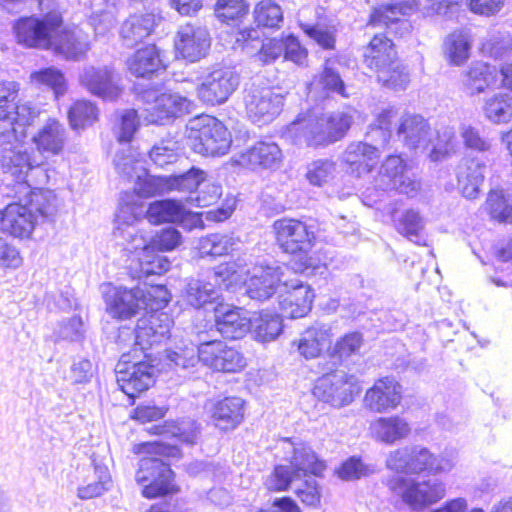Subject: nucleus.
Segmentation results:
<instances>
[{"mask_svg":"<svg viewBox=\"0 0 512 512\" xmlns=\"http://www.w3.org/2000/svg\"><path fill=\"white\" fill-rule=\"evenodd\" d=\"M230 248V239L220 234H211L200 238L197 246L200 258L222 256L227 254Z\"/></svg>","mask_w":512,"mask_h":512,"instance_id":"obj_61","label":"nucleus"},{"mask_svg":"<svg viewBox=\"0 0 512 512\" xmlns=\"http://www.w3.org/2000/svg\"><path fill=\"white\" fill-rule=\"evenodd\" d=\"M211 47L209 32L202 27L187 23L181 26L173 40V53L176 60L195 63L205 58Z\"/></svg>","mask_w":512,"mask_h":512,"instance_id":"obj_14","label":"nucleus"},{"mask_svg":"<svg viewBox=\"0 0 512 512\" xmlns=\"http://www.w3.org/2000/svg\"><path fill=\"white\" fill-rule=\"evenodd\" d=\"M275 238L280 248L286 252L295 254L307 253L316 241V226H273Z\"/></svg>","mask_w":512,"mask_h":512,"instance_id":"obj_27","label":"nucleus"},{"mask_svg":"<svg viewBox=\"0 0 512 512\" xmlns=\"http://www.w3.org/2000/svg\"><path fill=\"white\" fill-rule=\"evenodd\" d=\"M331 344L330 329L325 325L316 324L301 334L297 349L306 359L318 357Z\"/></svg>","mask_w":512,"mask_h":512,"instance_id":"obj_40","label":"nucleus"},{"mask_svg":"<svg viewBox=\"0 0 512 512\" xmlns=\"http://www.w3.org/2000/svg\"><path fill=\"white\" fill-rule=\"evenodd\" d=\"M164 360L176 371H190L202 363L194 342L184 338L178 339L177 336H173L170 345L165 349Z\"/></svg>","mask_w":512,"mask_h":512,"instance_id":"obj_30","label":"nucleus"},{"mask_svg":"<svg viewBox=\"0 0 512 512\" xmlns=\"http://www.w3.org/2000/svg\"><path fill=\"white\" fill-rule=\"evenodd\" d=\"M388 469L397 473L437 475L450 471L453 462L442 456L433 454L428 448L421 445L406 446L396 449L386 459Z\"/></svg>","mask_w":512,"mask_h":512,"instance_id":"obj_7","label":"nucleus"},{"mask_svg":"<svg viewBox=\"0 0 512 512\" xmlns=\"http://www.w3.org/2000/svg\"><path fill=\"white\" fill-rule=\"evenodd\" d=\"M363 335L358 331L346 333L335 343L332 356L343 360L359 352L363 345Z\"/></svg>","mask_w":512,"mask_h":512,"instance_id":"obj_63","label":"nucleus"},{"mask_svg":"<svg viewBox=\"0 0 512 512\" xmlns=\"http://www.w3.org/2000/svg\"><path fill=\"white\" fill-rule=\"evenodd\" d=\"M80 81L91 94L103 100H116L123 92V87L116 82L108 67H89L81 75Z\"/></svg>","mask_w":512,"mask_h":512,"instance_id":"obj_24","label":"nucleus"},{"mask_svg":"<svg viewBox=\"0 0 512 512\" xmlns=\"http://www.w3.org/2000/svg\"><path fill=\"white\" fill-rule=\"evenodd\" d=\"M429 129L428 122L417 114H406L402 117L397 134L404 136L405 140H417Z\"/></svg>","mask_w":512,"mask_h":512,"instance_id":"obj_62","label":"nucleus"},{"mask_svg":"<svg viewBox=\"0 0 512 512\" xmlns=\"http://www.w3.org/2000/svg\"><path fill=\"white\" fill-rule=\"evenodd\" d=\"M282 106L283 97L266 88L251 96L247 110L256 121L268 122L281 112Z\"/></svg>","mask_w":512,"mask_h":512,"instance_id":"obj_35","label":"nucleus"},{"mask_svg":"<svg viewBox=\"0 0 512 512\" xmlns=\"http://www.w3.org/2000/svg\"><path fill=\"white\" fill-rule=\"evenodd\" d=\"M156 249L147 244L140 259V272L145 278L151 275H162L170 269V261L166 256L160 255Z\"/></svg>","mask_w":512,"mask_h":512,"instance_id":"obj_55","label":"nucleus"},{"mask_svg":"<svg viewBox=\"0 0 512 512\" xmlns=\"http://www.w3.org/2000/svg\"><path fill=\"white\" fill-rule=\"evenodd\" d=\"M497 81V67L491 63L476 60L463 72L462 85L470 95H477L495 88Z\"/></svg>","mask_w":512,"mask_h":512,"instance_id":"obj_26","label":"nucleus"},{"mask_svg":"<svg viewBox=\"0 0 512 512\" xmlns=\"http://www.w3.org/2000/svg\"><path fill=\"white\" fill-rule=\"evenodd\" d=\"M277 457L285 464H277L267 476L264 484L269 491H288L292 484L306 477L322 476L326 464L319 459L312 448L302 440L284 438L279 442Z\"/></svg>","mask_w":512,"mask_h":512,"instance_id":"obj_2","label":"nucleus"},{"mask_svg":"<svg viewBox=\"0 0 512 512\" xmlns=\"http://www.w3.org/2000/svg\"><path fill=\"white\" fill-rule=\"evenodd\" d=\"M381 151L377 146L359 141L351 144L346 152V165L352 175L362 177L377 167Z\"/></svg>","mask_w":512,"mask_h":512,"instance_id":"obj_28","label":"nucleus"},{"mask_svg":"<svg viewBox=\"0 0 512 512\" xmlns=\"http://www.w3.org/2000/svg\"><path fill=\"white\" fill-rule=\"evenodd\" d=\"M373 430L380 441L393 444L406 438L411 432V427L404 418L390 416L377 419L373 424Z\"/></svg>","mask_w":512,"mask_h":512,"instance_id":"obj_46","label":"nucleus"},{"mask_svg":"<svg viewBox=\"0 0 512 512\" xmlns=\"http://www.w3.org/2000/svg\"><path fill=\"white\" fill-rule=\"evenodd\" d=\"M484 113L495 123L506 121L512 114V97L506 94H495L484 105Z\"/></svg>","mask_w":512,"mask_h":512,"instance_id":"obj_60","label":"nucleus"},{"mask_svg":"<svg viewBox=\"0 0 512 512\" xmlns=\"http://www.w3.org/2000/svg\"><path fill=\"white\" fill-rule=\"evenodd\" d=\"M238 164L250 170L275 171L282 166L283 154L274 142L258 141L242 152Z\"/></svg>","mask_w":512,"mask_h":512,"instance_id":"obj_21","label":"nucleus"},{"mask_svg":"<svg viewBox=\"0 0 512 512\" xmlns=\"http://www.w3.org/2000/svg\"><path fill=\"white\" fill-rule=\"evenodd\" d=\"M176 227L177 226H166L163 228L151 238L148 243L149 247L159 252L171 251L177 248L182 242V235Z\"/></svg>","mask_w":512,"mask_h":512,"instance_id":"obj_64","label":"nucleus"},{"mask_svg":"<svg viewBox=\"0 0 512 512\" xmlns=\"http://www.w3.org/2000/svg\"><path fill=\"white\" fill-rule=\"evenodd\" d=\"M136 453L152 455L139 461L136 481L142 485V495L147 499L165 497L178 492L174 482L175 474L168 462L159 456L178 457L180 449L175 444L163 441L143 442L137 446Z\"/></svg>","mask_w":512,"mask_h":512,"instance_id":"obj_3","label":"nucleus"},{"mask_svg":"<svg viewBox=\"0 0 512 512\" xmlns=\"http://www.w3.org/2000/svg\"><path fill=\"white\" fill-rule=\"evenodd\" d=\"M398 55L397 46L393 39L389 38L386 33H376L364 46L362 61L372 73Z\"/></svg>","mask_w":512,"mask_h":512,"instance_id":"obj_31","label":"nucleus"},{"mask_svg":"<svg viewBox=\"0 0 512 512\" xmlns=\"http://www.w3.org/2000/svg\"><path fill=\"white\" fill-rule=\"evenodd\" d=\"M375 472L373 465L365 464L361 457L350 456L336 470L337 476L344 481H355Z\"/></svg>","mask_w":512,"mask_h":512,"instance_id":"obj_58","label":"nucleus"},{"mask_svg":"<svg viewBox=\"0 0 512 512\" xmlns=\"http://www.w3.org/2000/svg\"><path fill=\"white\" fill-rule=\"evenodd\" d=\"M54 342L81 343L86 337V327L81 316L74 315L59 321L53 331Z\"/></svg>","mask_w":512,"mask_h":512,"instance_id":"obj_51","label":"nucleus"},{"mask_svg":"<svg viewBox=\"0 0 512 512\" xmlns=\"http://www.w3.org/2000/svg\"><path fill=\"white\" fill-rule=\"evenodd\" d=\"M100 110L97 104L88 99H77L67 110V118L71 129L84 130L98 122Z\"/></svg>","mask_w":512,"mask_h":512,"instance_id":"obj_44","label":"nucleus"},{"mask_svg":"<svg viewBox=\"0 0 512 512\" xmlns=\"http://www.w3.org/2000/svg\"><path fill=\"white\" fill-rule=\"evenodd\" d=\"M30 81L36 86H44L53 91L56 97L67 91L64 73L55 67H44L30 73Z\"/></svg>","mask_w":512,"mask_h":512,"instance_id":"obj_52","label":"nucleus"},{"mask_svg":"<svg viewBox=\"0 0 512 512\" xmlns=\"http://www.w3.org/2000/svg\"><path fill=\"white\" fill-rule=\"evenodd\" d=\"M202 364L217 372L236 373L246 366L243 354L234 347L221 341L213 353L202 361Z\"/></svg>","mask_w":512,"mask_h":512,"instance_id":"obj_38","label":"nucleus"},{"mask_svg":"<svg viewBox=\"0 0 512 512\" xmlns=\"http://www.w3.org/2000/svg\"><path fill=\"white\" fill-rule=\"evenodd\" d=\"M359 392L356 378L341 370L326 373L317 380L313 388L316 398L335 408L349 405Z\"/></svg>","mask_w":512,"mask_h":512,"instance_id":"obj_9","label":"nucleus"},{"mask_svg":"<svg viewBox=\"0 0 512 512\" xmlns=\"http://www.w3.org/2000/svg\"><path fill=\"white\" fill-rule=\"evenodd\" d=\"M245 401L239 397H225L211 408V419L221 431L234 430L244 418Z\"/></svg>","mask_w":512,"mask_h":512,"instance_id":"obj_32","label":"nucleus"},{"mask_svg":"<svg viewBox=\"0 0 512 512\" xmlns=\"http://www.w3.org/2000/svg\"><path fill=\"white\" fill-rule=\"evenodd\" d=\"M155 27L154 15L148 13L133 14L121 25L120 37L126 46L133 47L152 35Z\"/></svg>","mask_w":512,"mask_h":512,"instance_id":"obj_37","label":"nucleus"},{"mask_svg":"<svg viewBox=\"0 0 512 512\" xmlns=\"http://www.w3.org/2000/svg\"><path fill=\"white\" fill-rule=\"evenodd\" d=\"M126 67L136 78L151 79L167 71V52L155 43L145 44L128 57Z\"/></svg>","mask_w":512,"mask_h":512,"instance_id":"obj_16","label":"nucleus"},{"mask_svg":"<svg viewBox=\"0 0 512 512\" xmlns=\"http://www.w3.org/2000/svg\"><path fill=\"white\" fill-rule=\"evenodd\" d=\"M372 74L381 87L392 91L404 90L410 83L409 67L399 55L373 71Z\"/></svg>","mask_w":512,"mask_h":512,"instance_id":"obj_36","label":"nucleus"},{"mask_svg":"<svg viewBox=\"0 0 512 512\" xmlns=\"http://www.w3.org/2000/svg\"><path fill=\"white\" fill-rule=\"evenodd\" d=\"M32 140L40 154L60 155L65 149L66 129L57 118H48Z\"/></svg>","mask_w":512,"mask_h":512,"instance_id":"obj_29","label":"nucleus"},{"mask_svg":"<svg viewBox=\"0 0 512 512\" xmlns=\"http://www.w3.org/2000/svg\"><path fill=\"white\" fill-rule=\"evenodd\" d=\"M146 101V120L150 124L159 125L187 113L191 105L187 98L167 92L155 95L152 101L149 98Z\"/></svg>","mask_w":512,"mask_h":512,"instance_id":"obj_20","label":"nucleus"},{"mask_svg":"<svg viewBox=\"0 0 512 512\" xmlns=\"http://www.w3.org/2000/svg\"><path fill=\"white\" fill-rule=\"evenodd\" d=\"M402 399V386L393 377H384L367 390L364 402L371 411L383 413L396 408Z\"/></svg>","mask_w":512,"mask_h":512,"instance_id":"obj_22","label":"nucleus"},{"mask_svg":"<svg viewBox=\"0 0 512 512\" xmlns=\"http://www.w3.org/2000/svg\"><path fill=\"white\" fill-rule=\"evenodd\" d=\"M282 317V314L261 312L252 324L255 339L262 343L275 340L283 331Z\"/></svg>","mask_w":512,"mask_h":512,"instance_id":"obj_50","label":"nucleus"},{"mask_svg":"<svg viewBox=\"0 0 512 512\" xmlns=\"http://www.w3.org/2000/svg\"><path fill=\"white\" fill-rule=\"evenodd\" d=\"M408 8L404 3L379 5L371 11L367 20V26L384 28L386 35L392 33L396 36L397 31H393L392 27L403 23V18L407 15Z\"/></svg>","mask_w":512,"mask_h":512,"instance_id":"obj_41","label":"nucleus"},{"mask_svg":"<svg viewBox=\"0 0 512 512\" xmlns=\"http://www.w3.org/2000/svg\"><path fill=\"white\" fill-rule=\"evenodd\" d=\"M353 124V117L346 112H333L316 118L309 112L300 113L290 123L288 130L301 133L310 147H323L343 139Z\"/></svg>","mask_w":512,"mask_h":512,"instance_id":"obj_5","label":"nucleus"},{"mask_svg":"<svg viewBox=\"0 0 512 512\" xmlns=\"http://www.w3.org/2000/svg\"><path fill=\"white\" fill-rule=\"evenodd\" d=\"M249 10L247 0H217L214 5L215 16L227 25L241 23L249 14Z\"/></svg>","mask_w":512,"mask_h":512,"instance_id":"obj_49","label":"nucleus"},{"mask_svg":"<svg viewBox=\"0 0 512 512\" xmlns=\"http://www.w3.org/2000/svg\"><path fill=\"white\" fill-rule=\"evenodd\" d=\"M190 212L176 199L156 200L149 204L145 217L150 224H176L188 218Z\"/></svg>","mask_w":512,"mask_h":512,"instance_id":"obj_34","label":"nucleus"},{"mask_svg":"<svg viewBox=\"0 0 512 512\" xmlns=\"http://www.w3.org/2000/svg\"><path fill=\"white\" fill-rule=\"evenodd\" d=\"M250 278L246 281V294L253 300L265 301L271 298L283 288L280 286L285 281L282 268L275 261H252L247 268Z\"/></svg>","mask_w":512,"mask_h":512,"instance_id":"obj_12","label":"nucleus"},{"mask_svg":"<svg viewBox=\"0 0 512 512\" xmlns=\"http://www.w3.org/2000/svg\"><path fill=\"white\" fill-rule=\"evenodd\" d=\"M317 82L320 86L321 98L323 100L328 99L333 93H337L343 98H348L349 96L340 74L331 67H323Z\"/></svg>","mask_w":512,"mask_h":512,"instance_id":"obj_56","label":"nucleus"},{"mask_svg":"<svg viewBox=\"0 0 512 512\" xmlns=\"http://www.w3.org/2000/svg\"><path fill=\"white\" fill-rule=\"evenodd\" d=\"M408 168L407 160L401 154L387 155L373 178V187L376 190L395 191L401 194L417 192L420 189V183L405 176Z\"/></svg>","mask_w":512,"mask_h":512,"instance_id":"obj_10","label":"nucleus"},{"mask_svg":"<svg viewBox=\"0 0 512 512\" xmlns=\"http://www.w3.org/2000/svg\"><path fill=\"white\" fill-rule=\"evenodd\" d=\"M172 323L168 314L155 313L148 318L140 319L135 329H119L116 344L122 354L115 372L120 389L129 398L135 399L155 382V366L146 361L136 360L139 358L138 352L147 357V350L170 339Z\"/></svg>","mask_w":512,"mask_h":512,"instance_id":"obj_1","label":"nucleus"},{"mask_svg":"<svg viewBox=\"0 0 512 512\" xmlns=\"http://www.w3.org/2000/svg\"><path fill=\"white\" fill-rule=\"evenodd\" d=\"M184 302L195 308H206L208 305H213L219 298V291L215 285L200 279H191L186 284L183 292Z\"/></svg>","mask_w":512,"mask_h":512,"instance_id":"obj_43","label":"nucleus"},{"mask_svg":"<svg viewBox=\"0 0 512 512\" xmlns=\"http://www.w3.org/2000/svg\"><path fill=\"white\" fill-rule=\"evenodd\" d=\"M187 137L194 152L202 156H223L232 145V135L226 125L207 114L197 115L189 121Z\"/></svg>","mask_w":512,"mask_h":512,"instance_id":"obj_6","label":"nucleus"},{"mask_svg":"<svg viewBox=\"0 0 512 512\" xmlns=\"http://www.w3.org/2000/svg\"><path fill=\"white\" fill-rule=\"evenodd\" d=\"M238 85V77L235 73L226 69L211 71L197 87L199 100L207 105L224 103Z\"/></svg>","mask_w":512,"mask_h":512,"instance_id":"obj_18","label":"nucleus"},{"mask_svg":"<svg viewBox=\"0 0 512 512\" xmlns=\"http://www.w3.org/2000/svg\"><path fill=\"white\" fill-rule=\"evenodd\" d=\"M294 494L308 507L318 508L321 503V487L312 474L307 473L301 482L295 487Z\"/></svg>","mask_w":512,"mask_h":512,"instance_id":"obj_59","label":"nucleus"},{"mask_svg":"<svg viewBox=\"0 0 512 512\" xmlns=\"http://www.w3.org/2000/svg\"><path fill=\"white\" fill-rule=\"evenodd\" d=\"M252 265V259L238 258L237 261H229L218 265L214 270L215 281L219 287L231 290L234 285L242 280L247 268Z\"/></svg>","mask_w":512,"mask_h":512,"instance_id":"obj_48","label":"nucleus"},{"mask_svg":"<svg viewBox=\"0 0 512 512\" xmlns=\"http://www.w3.org/2000/svg\"><path fill=\"white\" fill-rule=\"evenodd\" d=\"M390 487L401 494L405 503L414 508L434 504L446 493L445 484L437 478L408 482L404 477H395L390 481Z\"/></svg>","mask_w":512,"mask_h":512,"instance_id":"obj_13","label":"nucleus"},{"mask_svg":"<svg viewBox=\"0 0 512 512\" xmlns=\"http://www.w3.org/2000/svg\"><path fill=\"white\" fill-rule=\"evenodd\" d=\"M204 180V172L198 168L192 167L185 173L179 175H171L163 178L162 183L169 190L193 192Z\"/></svg>","mask_w":512,"mask_h":512,"instance_id":"obj_54","label":"nucleus"},{"mask_svg":"<svg viewBox=\"0 0 512 512\" xmlns=\"http://www.w3.org/2000/svg\"><path fill=\"white\" fill-rule=\"evenodd\" d=\"M58 27L52 32L51 43L48 50L66 60H78L86 55L90 49V41L81 30L66 25L62 13L57 16Z\"/></svg>","mask_w":512,"mask_h":512,"instance_id":"obj_15","label":"nucleus"},{"mask_svg":"<svg viewBox=\"0 0 512 512\" xmlns=\"http://www.w3.org/2000/svg\"><path fill=\"white\" fill-rule=\"evenodd\" d=\"M153 297L151 290H144L139 286L127 288L123 286L107 285L103 292L106 312L115 319L127 320L136 316L146 307L147 298Z\"/></svg>","mask_w":512,"mask_h":512,"instance_id":"obj_11","label":"nucleus"},{"mask_svg":"<svg viewBox=\"0 0 512 512\" xmlns=\"http://www.w3.org/2000/svg\"><path fill=\"white\" fill-rule=\"evenodd\" d=\"M95 480L77 488V497L90 500L102 496L111 488V475L107 465L92 459Z\"/></svg>","mask_w":512,"mask_h":512,"instance_id":"obj_47","label":"nucleus"},{"mask_svg":"<svg viewBox=\"0 0 512 512\" xmlns=\"http://www.w3.org/2000/svg\"><path fill=\"white\" fill-rule=\"evenodd\" d=\"M282 43H283V59L285 61H289L294 63L300 67H308L309 66V51L308 49L301 43L299 38L290 33L287 35H282Z\"/></svg>","mask_w":512,"mask_h":512,"instance_id":"obj_57","label":"nucleus"},{"mask_svg":"<svg viewBox=\"0 0 512 512\" xmlns=\"http://www.w3.org/2000/svg\"><path fill=\"white\" fill-rule=\"evenodd\" d=\"M214 310L215 327H217L221 337L237 340L251 331L252 321L241 308L220 305Z\"/></svg>","mask_w":512,"mask_h":512,"instance_id":"obj_25","label":"nucleus"},{"mask_svg":"<svg viewBox=\"0 0 512 512\" xmlns=\"http://www.w3.org/2000/svg\"><path fill=\"white\" fill-rule=\"evenodd\" d=\"M280 287L283 288L279 294V308L282 316L290 319L306 316L312 308L315 297L310 286L298 278H285Z\"/></svg>","mask_w":512,"mask_h":512,"instance_id":"obj_17","label":"nucleus"},{"mask_svg":"<svg viewBox=\"0 0 512 512\" xmlns=\"http://www.w3.org/2000/svg\"><path fill=\"white\" fill-rule=\"evenodd\" d=\"M483 207L490 220L498 223L512 224V204L509 202L504 188H491L487 192Z\"/></svg>","mask_w":512,"mask_h":512,"instance_id":"obj_45","label":"nucleus"},{"mask_svg":"<svg viewBox=\"0 0 512 512\" xmlns=\"http://www.w3.org/2000/svg\"><path fill=\"white\" fill-rule=\"evenodd\" d=\"M59 10L52 9L46 13L21 16L13 24V34L16 42L27 49L48 50L52 32L58 27Z\"/></svg>","mask_w":512,"mask_h":512,"instance_id":"obj_8","label":"nucleus"},{"mask_svg":"<svg viewBox=\"0 0 512 512\" xmlns=\"http://www.w3.org/2000/svg\"><path fill=\"white\" fill-rule=\"evenodd\" d=\"M21 85L13 80H0V141L23 134L40 116L30 101L20 98Z\"/></svg>","mask_w":512,"mask_h":512,"instance_id":"obj_4","label":"nucleus"},{"mask_svg":"<svg viewBox=\"0 0 512 512\" xmlns=\"http://www.w3.org/2000/svg\"><path fill=\"white\" fill-rule=\"evenodd\" d=\"M0 230V267L16 270L23 264L20 251L8 241V236L30 239L35 226H5Z\"/></svg>","mask_w":512,"mask_h":512,"instance_id":"obj_33","label":"nucleus"},{"mask_svg":"<svg viewBox=\"0 0 512 512\" xmlns=\"http://www.w3.org/2000/svg\"><path fill=\"white\" fill-rule=\"evenodd\" d=\"M486 165L477 158H463L456 167V182L459 193L466 199H476L485 180Z\"/></svg>","mask_w":512,"mask_h":512,"instance_id":"obj_23","label":"nucleus"},{"mask_svg":"<svg viewBox=\"0 0 512 512\" xmlns=\"http://www.w3.org/2000/svg\"><path fill=\"white\" fill-rule=\"evenodd\" d=\"M253 19L257 27L277 29L283 21V12L273 0H260L254 6Z\"/></svg>","mask_w":512,"mask_h":512,"instance_id":"obj_53","label":"nucleus"},{"mask_svg":"<svg viewBox=\"0 0 512 512\" xmlns=\"http://www.w3.org/2000/svg\"><path fill=\"white\" fill-rule=\"evenodd\" d=\"M27 129L24 128L23 134L0 141V167L12 175L27 174L38 166L29 151L18 149L27 135Z\"/></svg>","mask_w":512,"mask_h":512,"instance_id":"obj_19","label":"nucleus"},{"mask_svg":"<svg viewBox=\"0 0 512 512\" xmlns=\"http://www.w3.org/2000/svg\"><path fill=\"white\" fill-rule=\"evenodd\" d=\"M472 39L463 29L450 32L443 41L442 49L446 61L452 66H463L471 55Z\"/></svg>","mask_w":512,"mask_h":512,"instance_id":"obj_39","label":"nucleus"},{"mask_svg":"<svg viewBox=\"0 0 512 512\" xmlns=\"http://www.w3.org/2000/svg\"><path fill=\"white\" fill-rule=\"evenodd\" d=\"M152 429L156 434L167 438H174L188 446L196 444L200 435L199 424L191 419L165 422L164 425H155Z\"/></svg>","mask_w":512,"mask_h":512,"instance_id":"obj_42","label":"nucleus"}]
</instances>
